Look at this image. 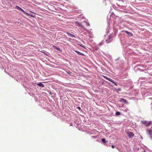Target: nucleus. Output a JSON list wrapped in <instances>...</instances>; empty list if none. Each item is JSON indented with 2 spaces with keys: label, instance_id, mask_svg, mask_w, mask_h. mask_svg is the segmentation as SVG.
Here are the masks:
<instances>
[{
  "label": "nucleus",
  "instance_id": "obj_20",
  "mask_svg": "<svg viewBox=\"0 0 152 152\" xmlns=\"http://www.w3.org/2000/svg\"><path fill=\"white\" fill-rule=\"evenodd\" d=\"M88 26H90L89 24H88Z\"/></svg>",
  "mask_w": 152,
  "mask_h": 152
},
{
  "label": "nucleus",
  "instance_id": "obj_18",
  "mask_svg": "<svg viewBox=\"0 0 152 152\" xmlns=\"http://www.w3.org/2000/svg\"><path fill=\"white\" fill-rule=\"evenodd\" d=\"M111 147L113 148H115V146L114 145H112V146H111Z\"/></svg>",
  "mask_w": 152,
  "mask_h": 152
},
{
  "label": "nucleus",
  "instance_id": "obj_12",
  "mask_svg": "<svg viewBox=\"0 0 152 152\" xmlns=\"http://www.w3.org/2000/svg\"><path fill=\"white\" fill-rule=\"evenodd\" d=\"M101 140L104 143H106L107 142V141H106L105 139L104 138L102 139Z\"/></svg>",
  "mask_w": 152,
  "mask_h": 152
},
{
  "label": "nucleus",
  "instance_id": "obj_15",
  "mask_svg": "<svg viewBox=\"0 0 152 152\" xmlns=\"http://www.w3.org/2000/svg\"><path fill=\"white\" fill-rule=\"evenodd\" d=\"M111 41H110L109 40H108V39L106 40V41L107 43H108L110 42Z\"/></svg>",
  "mask_w": 152,
  "mask_h": 152
},
{
  "label": "nucleus",
  "instance_id": "obj_13",
  "mask_svg": "<svg viewBox=\"0 0 152 152\" xmlns=\"http://www.w3.org/2000/svg\"><path fill=\"white\" fill-rule=\"evenodd\" d=\"M115 114L116 115H118L120 114V113L119 112H117Z\"/></svg>",
  "mask_w": 152,
  "mask_h": 152
},
{
  "label": "nucleus",
  "instance_id": "obj_16",
  "mask_svg": "<svg viewBox=\"0 0 152 152\" xmlns=\"http://www.w3.org/2000/svg\"><path fill=\"white\" fill-rule=\"evenodd\" d=\"M103 44V43L102 42H100V43H99V45L100 46H101V45H102Z\"/></svg>",
  "mask_w": 152,
  "mask_h": 152
},
{
  "label": "nucleus",
  "instance_id": "obj_6",
  "mask_svg": "<svg viewBox=\"0 0 152 152\" xmlns=\"http://www.w3.org/2000/svg\"><path fill=\"white\" fill-rule=\"evenodd\" d=\"M147 131L148 132V134L150 136L152 135V131L151 129H148L147 130Z\"/></svg>",
  "mask_w": 152,
  "mask_h": 152
},
{
  "label": "nucleus",
  "instance_id": "obj_5",
  "mask_svg": "<svg viewBox=\"0 0 152 152\" xmlns=\"http://www.w3.org/2000/svg\"><path fill=\"white\" fill-rule=\"evenodd\" d=\"M75 23L77 25H78L79 27H80L82 28H83V26L80 23L77 21H75Z\"/></svg>",
  "mask_w": 152,
  "mask_h": 152
},
{
  "label": "nucleus",
  "instance_id": "obj_9",
  "mask_svg": "<svg viewBox=\"0 0 152 152\" xmlns=\"http://www.w3.org/2000/svg\"><path fill=\"white\" fill-rule=\"evenodd\" d=\"M121 101L123 102H124L126 103V104H127V101H126V99H121Z\"/></svg>",
  "mask_w": 152,
  "mask_h": 152
},
{
  "label": "nucleus",
  "instance_id": "obj_11",
  "mask_svg": "<svg viewBox=\"0 0 152 152\" xmlns=\"http://www.w3.org/2000/svg\"><path fill=\"white\" fill-rule=\"evenodd\" d=\"M53 47L54 48H55V49H56L57 50H60V48H58V47H56V46H55L54 45H53Z\"/></svg>",
  "mask_w": 152,
  "mask_h": 152
},
{
  "label": "nucleus",
  "instance_id": "obj_3",
  "mask_svg": "<svg viewBox=\"0 0 152 152\" xmlns=\"http://www.w3.org/2000/svg\"><path fill=\"white\" fill-rule=\"evenodd\" d=\"M15 8L16 9H17V10H19L21 11H22L26 15H29L28 14V13L25 12V11L22 9L21 8L19 7L18 6H15Z\"/></svg>",
  "mask_w": 152,
  "mask_h": 152
},
{
  "label": "nucleus",
  "instance_id": "obj_4",
  "mask_svg": "<svg viewBox=\"0 0 152 152\" xmlns=\"http://www.w3.org/2000/svg\"><path fill=\"white\" fill-rule=\"evenodd\" d=\"M128 136L130 137H133L134 136V134L132 132H128L127 133Z\"/></svg>",
  "mask_w": 152,
  "mask_h": 152
},
{
  "label": "nucleus",
  "instance_id": "obj_19",
  "mask_svg": "<svg viewBox=\"0 0 152 152\" xmlns=\"http://www.w3.org/2000/svg\"><path fill=\"white\" fill-rule=\"evenodd\" d=\"M78 107V109L80 108V107Z\"/></svg>",
  "mask_w": 152,
  "mask_h": 152
},
{
  "label": "nucleus",
  "instance_id": "obj_17",
  "mask_svg": "<svg viewBox=\"0 0 152 152\" xmlns=\"http://www.w3.org/2000/svg\"><path fill=\"white\" fill-rule=\"evenodd\" d=\"M69 35L71 37H72L73 36V35L72 34H70V33H69Z\"/></svg>",
  "mask_w": 152,
  "mask_h": 152
},
{
  "label": "nucleus",
  "instance_id": "obj_14",
  "mask_svg": "<svg viewBox=\"0 0 152 152\" xmlns=\"http://www.w3.org/2000/svg\"><path fill=\"white\" fill-rule=\"evenodd\" d=\"M112 38L111 36V35H110L108 37L107 39L108 40H110L111 38Z\"/></svg>",
  "mask_w": 152,
  "mask_h": 152
},
{
  "label": "nucleus",
  "instance_id": "obj_1",
  "mask_svg": "<svg viewBox=\"0 0 152 152\" xmlns=\"http://www.w3.org/2000/svg\"><path fill=\"white\" fill-rule=\"evenodd\" d=\"M142 123L145 125L146 126L148 127L151 124H152V121H150L148 122L146 121H144L142 122Z\"/></svg>",
  "mask_w": 152,
  "mask_h": 152
},
{
  "label": "nucleus",
  "instance_id": "obj_8",
  "mask_svg": "<svg viewBox=\"0 0 152 152\" xmlns=\"http://www.w3.org/2000/svg\"><path fill=\"white\" fill-rule=\"evenodd\" d=\"M37 85L39 86L42 87V88H43L44 87V84L41 83H39L37 84Z\"/></svg>",
  "mask_w": 152,
  "mask_h": 152
},
{
  "label": "nucleus",
  "instance_id": "obj_7",
  "mask_svg": "<svg viewBox=\"0 0 152 152\" xmlns=\"http://www.w3.org/2000/svg\"><path fill=\"white\" fill-rule=\"evenodd\" d=\"M75 52L76 53H77V54H78L79 55H80L81 56H84V54L83 53H81L78 51L75 50Z\"/></svg>",
  "mask_w": 152,
  "mask_h": 152
},
{
  "label": "nucleus",
  "instance_id": "obj_10",
  "mask_svg": "<svg viewBox=\"0 0 152 152\" xmlns=\"http://www.w3.org/2000/svg\"><path fill=\"white\" fill-rule=\"evenodd\" d=\"M125 32L130 36H132L133 35L131 33L128 31H125Z\"/></svg>",
  "mask_w": 152,
  "mask_h": 152
},
{
  "label": "nucleus",
  "instance_id": "obj_2",
  "mask_svg": "<svg viewBox=\"0 0 152 152\" xmlns=\"http://www.w3.org/2000/svg\"><path fill=\"white\" fill-rule=\"evenodd\" d=\"M103 76L104 77V78H105L106 79L112 82L113 83H114L115 86H117V83L115 82L114 80L111 79L110 78H108V77H106V76Z\"/></svg>",
  "mask_w": 152,
  "mask_h": 152
}]
</instances>
